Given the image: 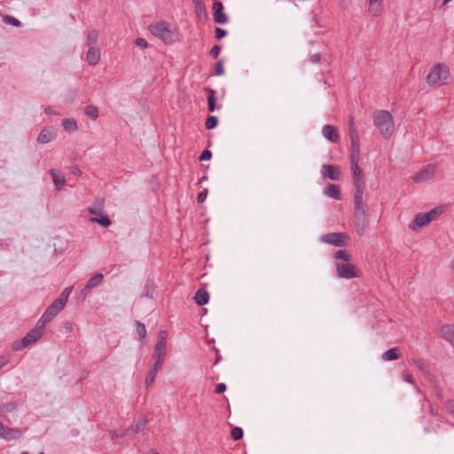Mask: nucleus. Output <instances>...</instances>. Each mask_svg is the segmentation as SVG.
Masks as SVG:
<instances>
[{
    "mask_svg": "<svg viewBox=\"0 0 454 454\" xmlns=\"http://www.w3.org/2000/svg\"><path fill=\"white\" fill-rule=\"evenodd\" d=\"M351 163V170H352V177L353 179L362 176V169L358 166V161L350 160Z\"/></svg>",
    "mask_w": 454,
    "mask_h": 454,
    "instance_id": "nucleus-36",
    "label": "nucleus"
},
{
    "mask_svg": "<svg viewBox=\"0 0 454 454\" xmlns=\"http://www.w3.org/2000/svg\"><path fill=\"white\" fill-rule=\"evenodd\" d=\"M135 325H136L137 333L139 335L140 340L145 339L146 336L145 325L137 320L135 321Z\"/></svg>",
    "mask_w": 454,
    "mask_h": 454,
    "instance_id": "nucleus-37",
    "label": "nucleus"
},
{
    "mask_svg": "<svg viewBox=\"0 0 454 454\" xmlns=\"http://www.w3.org/2000/svg\"><path fill=\"white\" fill-rule=\"evenodd\" d=\"M66 303L64 301H62V299H57L53 301V303L51 305H50L51 309H53V311L55 313H59V311H61L64 307H65Z\"/></svg>",
    "mask_w": 454,
    "mask_h": 454,
    "instance_id": "nucleus-40",
    "label": "nucleus"
},
{
    "mask_svg": "<svg viewBox=\"0 0 454 454\" xmlns=\"http://www.w3.org/2000/svg\"><path fill=\"white\" fill-rule=\"evenodd\" d=\"M414 364L419 371L423 372L425 370V364L421 361L414 360Z\"/></svg>",
    "mask_w": 454,
    "mask_h": 454,
    "instance_id": "nucleus-59",
    "label": "nucleus"
},
{
    "mask_svg": "<svg viewBox=\"0 0 454 454\" xmlns=\"http://www.w3.org/2000/svg\"><path fill=\"white\" fill-rule=\"evenodd\" d=\"M223 73H224L223 60L220 59L215 64V75H222V74H223Z\"/></svg>",
    "mask_w": 454,
    "mask_h": 454,
    "instance_id": "nucleus-44",
    "label": "nucleus"
},
{
    "mask_svg": "<svg viewBox=\"0 0 454 454\" xmlns=\"http://www.w3.org/2000/svg\"><path fill=\"white\" fill-rule=\"evenodd\" d=\"M360 144L359 138L350 139V160L359 161Z\"/></svg>",
    "mask_w": 454,
    "mask_h": 454,
    "instance_id": "nucleus-19",
    "label": "nucleus"
},
{
    "mask_svg": "<svg viewBox=\"0 0 454 454\" xmlns=\"http://www.w3.org/2000/svg\"><path fill=\"white\" fill-rule=\"evenodd\" d=\"M44 329L45 327L37 322L35 327L31 329L21 340L12 342V349L13 351H20L35 344L42 337Z\"/></svg>",
    "mask_w": 454,
    "mask_h": 454,
    "instance_id": "nucleus-3",
    "label": "nucleus"
},
{
    "mask_svg": "<svg viewBox=\"0 0 454 454\" xmlns=\"http://www.w3.org/2000/svg\"><path fill=\"white\" fill-rule=\"evenodd\" d=\"M321 59V55L320 53H315V54H312L310 57H309V61L313 64L315 63H317L319 62Z\"/></svg>",
    "mask_w": 454,
    "mask_h": 454,
    "instance_id": "nucleus-58",
    "label": "nucleus"
},
{
    "mask_svg": "<svg viewBox=\"0 0 454 454\" xmlns=\"http://www.w3.org/2000/svg\"><path fill=\"white\" fill-rule=\"evenodd\" d=\"M150 32L167 43L174 42V34L167 22H157L149 26Z\"/></svg>",
    "mask_w": 454,
    "mask_h": 454,
    "instance_id": "nucleus-5",
    "label": "nucleus"
},
{
    "mask_svg": "<svg viewBox=\"0 0 454 454\" xmlns=\"http://www.w3.org/2000/svg\"><path fill=\"white\" fill-rule=\"evenodd\" d=\"M165 348H166V344H162V342H156L153 357L163 359V357L165 356Z\"/></svg>",
    "mask_w": 454,
    "mask_h": 454,
    "instance_id": "nucleus-31",
    "label": "nucleus"
},
{
    "mask_svg": "<svg viewBox=\"0 0 454 454\" xmlns=\"http://www.w3.org/2000/svg\"><path fill=\"white\" fill-rule=\"evenodd\" d=\"M430 223V218L428 215L425 213H419L415 215L411 223H410L409 227L411 230H415L417 227H423Z\"/></svg>",
    "mask_w": 454,
    "mask_h": 454,
    "instance_id": "nucleus-14",
    "label": "nucleus"
},
{
    "mask_svg": "<svg viewBox=\"0 0 454 454\" xmlns=\"http://www.w3.org/2000/svg\"><path fill=\"white\" fill-rule=\"evenodd\" d=\"M22 436V432L19 428H12L5 426L2 438L6 441L18 440Z\"/></svg>",
    "mask_w": 454,
    "mask_h": 454,
    "instance_id": "nucleus-17",
    "label": "nucleus"
},
{
    "mask_svg": "<svg viewBox=\"0 0 454 454\" xmlns=\"http://www.w3.org/2000/svg\"><path fill=\"white\" fill-rule=\"evenodd\" d=\"M324 193L330 198H333L337 200H341V193L340 186L333 184H327L324 189Z\"/></svg>",
    "mask_w": 454,
    "mask_h": 454,
    "instance_id": "nucleus-16",
    "label": "nucleus"
},
{
    "mask_svg": "<svg viewBox=\"0 0 454 454\" xmlns=\"http://www.w3.org/2000/svg\"><path fill=\"white\" fill-rule=\"evenodd\" d=\"M98 37V30H96V29L90 30L87 35V45L90 47L95 46Z\"/></svg>",
    "mask_w": 454,
    "mask_h": 454,
    "instance_id": "nucleus-35",
    "label": "nucleus"
},
{
    "mask_svg": "<svg viewBox=\"0 0 454 454\" xmlns=\"http://www.w3.org/2000/svg\"><path fill=\"white\" fill-rule=\"evenodd\" d=\"M71 291H72V288L71 287H67L66 288L62 293L61 294L59 295V299H62V301H64L65 303H67V299L71 294Z\"/></svg>",
    "mask_w": 454,
    "mask_h": 454,
    "instance_id": "nucleus-48",
    "label": "nucleus"
},
{
    "mask_svg": "<svg viewBox=\"0 0 454 454\" xmlns=\"http://www.w3.org/2000/svg\"><path fill=\"white\" fill-rule=\"evenodd\" d=\"M351 127H356L353 117H349V121H348V128H351Z\"/></svg>",
    "mask_w": 454,
    "mask_h": 454,
    "instance_id": "nucleus-64",
    "label": "nucleus"
},
{
    "mask_svg": "<svg viewBox=\"0 0 454 454\" xmlns=\"http://www.w3.org/2000/svg\"><path fill=\"white\" fill-rule=\"evenodd\" d=\"M8 363V358L0 356V370Z\"/></svg>",
    "mask_w": 454,
    "mask_h": 454,
    "instance_id": "nucleus-62",
    "label": "nucleus"
},
{
    "mask_svg": "<svg viewBox=\"0 0 454 454\" xmlns=\"http://www.w3.org/2000/svg\"><path fill=\"white\" fill-rule=\"evenodd\" d=\"M373 123L386 139L389 138L395 131L394 120L388 111L378 110L374 112Z\"/></svg>",
    "mask_w": 454,
    "mask_h": 454,
    "instance_id": "nucleus-2",
    "label": "nucleus"
},
{
    "mask_svg": "<svg viewBox=\"0 0 454 454\" xmlns=\"http://www.w3.org/2000/svg\"><path fill=\"white\" fill-rule=\"evenodd\" d=\"M227 35V31L221 27H215V36L217 40L223 38Z\"/></svg>",
    "mask_w": 454,
    "mask_h": 454,
    "instance_id": "nucleus-46",
    "label": "nucleus"
},
{
    "mask_svg": "<svg viewBox=\"0 0 454 454\" xmlns=\"http://www.w3.org/2000/svg\"><path fill=\"white\" fill-rule=\"evenodd\" d=\"M57 316V313L53 311V309H51L49 306L41 318L39 319L38 323H40L43 326L45 327V325L49 322H51L55 317Z\"/></svg>",
    "mask_w": 454,
    "mask_h": 454,
    "instance_id": "nucleus-24",
    "label": "nucleus"
},
{
    "mask_svg": "<svg viewBox=\"0 0 454 454\" xmlns=\"http://www.w3.org/2000/svg\"><path fill=\"white\" fill-rule=\"evenodd\" d=\"M218 124V119L216 116L210 115L207 118L205 126L207 129H215Z\"/></svg>",
    "mask_w": 454,
    "mask_h": 454,
    "instance_id": "nucleus-39",
    "label": "nucleus"
},
{
    "mask_svg": "<svg viewBox=\"0 0 454 454\" xmlns=\"http://www.w3.org/2000/svg\"><path fill=\"white\" fill-rule=\"evenodd\" d=\"M441 336L454 346V325H444L440 330Z\"/></svg>",
    "mask_w": 454,
    "mask_h": 454,
    "instance_id": "nucleus-15",
    "label": "nucleus"
},
{
    "mask_svg": "<svg viewBox=\"0 0 454 454\" xmlns=\"http://www.w3.org/2000/svg\"><path fill=\"white\" fill-rule=\"evenodd\" d=\"M322 175L324 178H329L333 181H338L341 178L340 170L335 165H323Z\"/></svg>",
    "mask_w": 454,
    "mask_h": 454,
    "instance_id": "nucleus-10",
    "label": "nucleus"
},
{
    "mask_svg": "<svg viewBox=\"0 0 454 454\" xmlns=\"http://www.w3.org/2000/svg\"><path fill=\"white\" fill-rule=\"evenodd\" d=\"M446 410L454 416V400H448L445 404Z\"/></svg>",
    "mask_w": 454,
    "mask_h": 454,
    "instance_id": "nucleus-51",
    "label": "nucleus"
},
{
    "mask_svg": "<svg viewBox=\"0 0 454 454\" xmlns=\"http://www.w3.org/2000/svg\"><path fill=\"white\" fill-rule=\"evenodd\" d=\"M442 212L441 209H439L438 207H434L433 209H431L429 212L427 213H425L426 215H428L429 218H430V222L433 221L434 219H435V217Z\"/></svg>",
    "mask_w": 454,
    "mask_h": 454,
    "instance_id": "nucleus-47",
    "label": "nucleus"
},
{
    "mask_svg": "<svg viewBox=\"0 0 454 454\" xmlns=\"http://www.w3.org/2000/svg\"><path fill=\"white\" fill-rule=\"evenodd\" d=\"M136 44L143 49L146 48L148 45L146 40H145L144 38H137L136 40Z\"/></svg>",
    "mask_w": 454,
    "mask_h": 454,
    "instance_id": "nucleus-57",
    "label": "nucleus"
},
{
    "mask_svg": "<svg viewBox=\"0 0 454 454\" xmlns=\"http://www.w3.org/2000/svg\"><path fill=\"white\" fill-rule=\"evenodd\" d=\"M222 47L219 44L214 45L211 49L209 54L213 59H217L220 52H221Z\"/></svg>",
    "mask_w": 454,
    "mask_h": 454,
    "instance_id": "nucleus-45",
    "label": "nucleus"
},
{
    "mask_svg": "<svg viewBox=\"0 0 454 454\" xmlns=\"http://www.w3.org/2000/svg\"><path fill=\"white\" fill-rule=\"evenodd\" d=\"M3 20L6 24H11L15 27L20 26V21L19 20L15 19L14 17H12L9 15H4Z\"/></svg>",
    "mask_w": 454,
    "mask_h": 454,
    "instance_id": "nucleus-43",
    "label": "nucleus"
},
{
    "mask_svg": "<svg viewBox=\"0 0 454 454\" xmlns=\"http://www.w3.org/2000/svg\"><path fill=\"white\" fill-rule=\"evenodd\" d=\"M195 6V12L200 19H206L207 17V11L203 5L202 0H192Z\"/></svg>",
    "mask_w": 454,
    "mask_h": 454,
    "instance_id": "nucleus-27",
    "label": "nucleus"
},
{
    "mask_svg": "<svg viewBox=\"0 0 454 454\" xmlns=\"http://www.w3.org/2000/svg\"><path fill=\"white\" fill-rule=\"evenodd\" d=\"M211 157H212V153L209 150L206 149V150H204L202 152V153L200 154L199 160L200 161H202V160H208L211 159Z\"/></svg>",
    "mask_w": 454,
    "mask_h": 454,
    "instance_id": "nucleus-49",
    "label": "nucleus"
},
{
    "mask_svg": "<svg viewBox=\"0 0 454 454\" xmlns=\"http://www.w3.org/2000/svg\"><path fill=\"white\" fill-rule=\"evenodd\" d=\"M62 125L64 129L69 132L75 131L78 129L75 120L72 118L64 119Z\"/></svg>",
    "mask_w": 454,
    "mask_h": 454,
    "instance_id": "nucleus-30",
    "label": "nucleus"
},
{
    "mask_svg": "<svg viewBox=\"0 0 454 454\" xmlns=\"http://www.w3.org/2000/svg\"><path fill=\"white\" fill-rule=\"evenodd\" d=\"M450 76L449 67L444 64H437L427 74V82L429 86L440 87L448 82Z\"/></svg>",
    "mask_w": 454,
    "mask_h": 454,
    "instance_id": "nucleus-4",
    "label": "nucleus"
},
{
    "mask_svg": "<svg viewBox=\"0 0 454 454\" xmlns=\"http://www.w3.org/2000/svg\"><path fill=\"white\" fill-rule=\"evenodd\" d=\"M52 180L54 182V184L56 185L57 189L60 190L61 187L65 184V176L63 173L59 170L51 169L50 171Z\"/></svg>",
    "mask_w": 454,
    "mask_h": 454,
    "instance_id": "nucleus-22",
    "label": "nucleus"
},
{
    "mask_svg": "<svg viewBox=\"0 0 454 454\" xmlns=\"http://www.w3.org/2000/svg\"><path fill=\"white\" fill-rule=\"evenodd\" d=\"M66 303L64 301H62V299H57L53 301V303L51 305H50L51 309H53V311L55 313H59V311H61L64 307H65Z\"/></svg>",
    "mask_w": 454,
    "mask_h": 454,
    "instance_id": "nucleus-41",
    "label": "nucleus"
},
{
    "mask_svg": "<svg viewBox=\"0 0 454 454\" xmlns=\"http://www.w3.org/2000/svg\"><path fill=\"white\" fill-rule=\"evenodd\" d=\"M84 113L87 116H89L90 118H91L93 120H96L98 117V109L95 106H91V105L87 106L84 108Z\"/></svg>",
    "mask_w": 454,
    "mask_h": 454,
    "instance_id": "nucleus-34",
    "label": "nucleus"
},
{
    "mask_svg": "<svg viewBox=\"0 0 454 454\" xmlns=\"http://www.w3.org/2000/svg\"><path fill=\"white\" fill-rule=\"evenodd\" d=\"M86 60L90 66L97 65L100 60V50L96 46H90L86 54Z\"/></svg>",
    "mask_w": 454,
    "mask_h": 454,
    "instance_id": "nucleus-13",
    "label": "nucleus"
},
{
    "mask_svg": "<svg viewBox=\"0 0 454 454\" xmlns=\"http://www.w3.org/2000/svg\"><path fill=\"white\" fill-rule=\"evenodd\" d=\"M56 137V133L48 128H43L37 137L38 143L47 144L52 141Z\"/></svg>",
    "mask_w": 454,
    "mask_h": 454,
    "instance_id": "nucleus-18",
    "label": "nucleus"
},
{
    "mask_svg": "<svg viewBox=\"0 0 454 454\" xmlns=\"http://www.w3.org/2000/svg\"><path fill=\"white\" fill-rule=\"evenodd\" d=\"M400 356H401V354L399 353V348H392L383 353L382 359L385 361L395 360V359H398Z\"/></svg>",
    "mask_w": 454,
    "mask_h": 454,
    "instance_id": "nucleus-29",
    "label": "nucleus"
},
{
    "mask_svg": "<svg viewBox=\"0 0 454 454\" xmlns=\"http://www.w3.org/2000/svg\"><path fill=\"white\" fill-rule=\"evenodd\" d=\"M90 214L101 215L104 213V199H97L92 207H89Z\"/></svg>",
    "mask_w": 454,
    "mask_h": 454,
    "instance_id": "nucleus-23",
    "label": "nucleus"
},
{
    "mask_svg": "<svg viewBox=\"0 0 454 454\" xmlns=\"http://www.w3.org/2000/svg\"><path fill=\"white\" fill-rule=\"evenodd\" d=\"M209 294L204 288H200L194 296L196 303L200 306H203L208 302Z\"/></svg>",
    "mask_w": 454,
    "mask_h": 454,
    "instance_id": "nucleus-20",
    "label": "nucleus"
},
{
    "mask_svg": "<svg viewBox=\"0 0 454 454\" xmlns=\"http://www.w3.org/2000/svg\"><path fill=\"white\" fill-rule=\"evenodd\" d=\"M337 276L340 278L351 279L359 277L358 269L356 265L348 262H335Z\"/></svg>",
    "mask_w": 454,
    "mask_h": 454,
    "instance_id": "nucleus-6",
    "label": "nucleus"
},
{
    "mask_svg": "<svg viewBox=\"0 0 454 454\" xmlns=\"http://www.w3.org/2000/svg\"><path fill=\"white\" fill-rule=\"evenodd\" d=\"M207 195V190L204 189L202 192H200L197 197V200L199 203H202L205 201Z\"/></svg>",
    "mask_w": 454,
    "mask_h": 454,
    "instance_id": "nucleus-54",
    "label": "nucleus"
},
{
    "mask_svg": "<svg viewBox=\"0 0 454 454\" xmlns=\"http://www.w3.org/2000/svg\"><path fill=\"white\" fill-rule=\"evenodd\" d=\"M153 359H154V364H153V367L152 369H155V372H158L159 369L162 365L163 359L162 358H153Z\"/></svg>",
    "mask_w": 454,
    "mask_h": 454,
    "instance_id": "nucleus-55",
    "label": "nucleus"
},
{
    "mask_svg": "<svg viewBox=\"0 0 454 454\" xmlns=\"http://www.w3.org/2000/svg\"><path fill=\"white\" fill-rule=\"evenodd\" d=\"M323 136L333 143H337L340 140L337 129L333 125H325L322 129Z\"/></svg>",
    "mask_w": 454,
    "mask_h": 454,
    "instance_id": "nucleus-12",
    "label": "nucleus"
},
{
    "mask_svg": "<svg viewBox=\"0 0 454 454\" xmlns=\"http://www.w3.org/2000/svg\"><path fill=\"white\" fill-rule=\"evenodd\" d=\"M167 332L160 331L157 336V342H162V344H166Z\"/></svg>",
    "mask_w": 454,
    "mask_h": 454,
    "instance_id": "nucleus-50",
    "label": "nucleus"
},
{
    "mask_svg": "<svg viewBox=\"0 0 454 454\" xmlns=\"http://www.w3.org/2000/svg\"><path fill=\"white\" fill-rule=\"evenodd\" d=\"M104 275L102 273H96L92 278H90L87 284H86V289H91L94 287H97L101 284L103 281Z\"/></svg>",
    "mask_w": 454,
    "mask_h": 454,
    "instance_id": "nucleus-28",
    "label": "nucleus"
},
{
    "mask_svg": "<svg viewBox=\"0 0 454 454\" xmlns=\"http://www.w3.org/2000/svg\"><path fill=\"white\" fill-rule=\"evenodd\" d=\"M353 183H354V185L356 188L355 194H364V186H365L364 178L363 177L355 178V179H353Z\"/></svg>",
    "mask_w": 454,
    "mask_h": 454,
    "instance_id": "nucleus-33",
    "label": "nucleus"
},
{
    "mask_svg": "<svg viewBox=\"0 0 454 454\" xmlns=\"http://www.w3.org/2000/svg\"><path fill=\"white\" fill-rule=\"evenodd\" d=\"M17 409V403L14 402H10L7 403H4L0 405V415L3 416L4 414L12 412Z\"/></svg>",
    "mask_w": 454,
    "mask_h": 454,
    "instance_id": "nucleus-32",
    "label": "nucleus"
},
{
    "mask_svg": "<svg viewBox=\"0 0 454 454\" xmlns=\"http://www.w3.org/2000/svg\"><path fill=\"white\" fill-rule=\"evenodd\" d=\"M348 132L350 139L359 138L358 130L356 127L348 128Z\"/></svg>",
    "mask_w": 454,
    "mask_h": 454,
    "instance_id": "nucleus-52",
    "label": "nucleus"
},
{
    "mask_svg": "<svg viewBox=\"0 0 454 454\" xmlns=\"http://www.w3.org/2000/svg\"><path fill=\"white\" fill-rule=\"evenodd\" d=\"M226 385L224 383H219L215 386V392L216 394H223L226 391Z\"/></svg>",
    "mask_w": 454,
    "mask_h": 454,
    "instance_id": "nucleus-53",
    "label": "nucleus"
},
{
    "mask_svg": "<svg viewBox=\"0 0 454 454\" xmlns=\"http://www.w3.org/2000/svg\"><path fill=\"white\" fill-rule=\"evenodd\" d=\"M348 235L345 232H332L323 235L320 240L324 243L336 247H345L347 245Z\"/></svg>",
    "mask_w": 454,
    "mask_h": 454,
    "instance_id": "nucleus-7",
    "label": "nucleus"
},
{
    "mask_svg": "<svg viewBox=\"0 0 454 454\" xmlns=\"http://www.w3.org/2000/svg\"><path fill=\"white\" fill-rule=\"evenodd\" d=\"M368 206L363 200V194H354V217L356 232L362 236L369 224L370 215Z\"/></svg>",
    "mask_w": 454,
    "mask_h": 454,
    "instance_id": "nucleus-1",
    "label": "nucleus"
},
{
    "mask_svg": "<svg viewBox=\"0 0 454 454\" xmlns=\"http://www.w3.org/2000/svg\"><path fill=\"white\" fill-rule=\"evenodd\" d=\"M436 170L434 165H427L423 168L417 175L413 176L412 179L416 183H422L433 177Z\"/></svg>",
    "mask_w": 454,
    "mask_h": 454,
    "instance_id": "nucleus-8",
    "label": "nucleus"
},
{
    "mask_svg": "<svg viewBox=\"0 0 454 454\" xmlns=\"http://www.w3.org/2000/svg\"><path fill=\"white\" fill-rule=\"evenodd\" d=\"M231 436L234 441H239L243 438V430L241 427H235L231 429Z\"/></svg>",
    "mask_w": 454,
    "mask_h": 454,
    "instance_id": "nucleus-42",
    "label": "nucleus"
},
{
    "mask_svg": "<svg viewBox=\"0 0 454 454\" xmlns=\"http://www.w3.org/2000/svg\"><path fill=\"white\" fill-rule=\"evenodd\" d=\"M404 380L411 383V384H414V379H413V376L411 375V374H406L404 376Z\"/></svg>",
    "mask_w": 454,
    "mask_h": 454,
    "instance_id": "nucleus-63",
    "label": "nucleus"
},
{
    "mask_svg": "<svg viewBox=\"0 0 454 454\" xmlns=\"http://www.w3.org/2000/svg\"><path fill=\"white\" fill-rule=\"evenodd\" d=\"M157 375V372H155V369H150L149 372L146 374L145 384L146 387H150L153 385V383L155 380Z\"/></svg>",
    "mask_w": 454,
    "mask_h": 454,
    "instance_id": "nucleus-38",
    "label": "nucleus"
},
{
    "mask_svg": "<svg viewBox=\"0 0 454 454\" xmlns=\"http://www.w3.org/2000/svg\"><path fill=\"white\" fill-rule=\"evenodd\" d=\"M204 90L207 94V109L209 112H214L216 108L215 91L210 88H205Z\"/></svg>",
    "mask_w": 454,
    "mask_h": 454,
    "instance_id": "nucleus-21",
    "label": "nucleus"
},
{
    "mask_svg": "<svg viewBox=\"0 0 454 454\" xmlns=\"http://www.w3.org/2000/svg\"><path fill=\"white\" fill-rule=\"evenodd\" d=\"M350 4V0H340L339 5L341 9H346Z\"/></svg>",
    "mask_w": 454,
    "mask_h": 454,
    "instance_id": "nucleus-60",
    "label": "nucleus"
},
{
    "mask_svg": "<svg viewBox=\"0 0 454 454\" xmlns=\"http://www.w3.org/2000/svg\"><path fill=\"white\" fill-rule=\"evenodd\" d=\"M333 258L335 259V262H348L351 260V254L346 249L338 250L334 253Z\"/></svg>",
    "mask_w": 454,
    "mask_h": 454,
    "instance_id": "nucleus-25",
    "label": "nucleus"
},
{
    "mask_svg": "<svg viewBox=\"0 0 454 454\" xmlns=\"http://www.w3.org/2000/svg\"><path fill=\"white\" fill-rule=\"evenodd\" d=\"M69 171H70L71 174L75 175V176H81L82 175L81 169L76 165L71 166L69 168Z\"/></svg>",
    "mask_w": 454,
    "mask_h": 454,
    "instance_id": "nucleus-56",
    "label": "nucleus"
},
{
    "mask_svg": "<svg viewBox=\"0 0 454 454\" xmlns=\"http://www.w3.org/2000/svg\"><path fill=\"white\" fill-rule=\"evenodd\" d=\"M214 20L217 24H225L228 21L227 15L223 12V5L221 2L215 1L213 4Z\"/></svg>",
    "mask_w": 454,
    "mask_h": 454,
    "instance_id": "nucleus-9",
    "label": "nucleus"
},
{
    "mask_svg": "<svg viewBox=\"0 0 454 454\" xmlns=\"http://www.w3.org/2000/svg\"><path fill=\"white\" fill-rule=\"evenodd\" d=\"M147 423V419L145 416L141 415L136 421L135 425L126 429L125 432L121 434V436L129 435L130 433H138L139 431L145 429Z\"/></svg>",
    "mask_w": 454,
    "mask_h": 454,
    "instance_id": "nucleus-11",
    "label": "nucleus"
},
{
    "mask_svg": "<svg viewBox=\"0 0 454 454\" xmlns=\"http://www.w3.org/2000/svg\"><path fill=\"white\" fill-rule=\"evenodd\" d=\"M90 221L91 223H97L105 228L109 227L112 223L108 215L104 213L101 215H96L95 217H91Z\"/></svg>",
    "mask_w": 454,
    "mask_h": 454,
    "instance_id": "nucleus-26",
    "label": "nucleus"
},
{
    "mask_svg": "<svg viewBox=\"0 0 454 454\" xmlns=\"http://www.w3.org/2000/svg\"><path fill=\"white\" fill-rule=\"evenodd\" d=\"M88 290L89 289H86V286H85L84 288L81 291L80 299H82V301L86 299Z\"/></svg>",
    "mask_w": 454,
    "mask_h": 454,
    "instance_id": "nucleus-61",
    "label": "nucleus"
}]
</instances>
